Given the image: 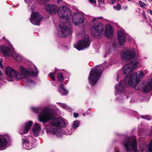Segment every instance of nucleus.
<instances>
[{"mask_svg": "<svg viewBox=\"0 0 152 152\" xmlns=\"http://www.w3.org/2000/svg\"><path fill=\"white\" fill-rule=\"evenodd\" d=\"M0 67L2 69L3 68V66L1 61H0Z\"/></svg>", "mask_w": 152, "mask_h": 152, "instance_id": "49530a36", "label": "nucleus"}, {"mask_svg": "<svg viewBox=\"0 0 152 152\" xmlns=\"http://www.w3.org/2000/svg\"><path fill=\"white\" fill-rule=\"evenodd\" d=\"M42 17L38 12H32L30 20L34 25H38Z\"/></svg>", "mask_w": 152, "mask_h": 152, "instance_id": "9b49d317", "label": "nucleus"}, {"mask_svg": "<svg viewBox=\"0 0 152 152\" xmlns=\"http://www.w3.org/2000/svg\"><path fill=\"white\" fill-rule=\"evenodd\" d=\"M57 103L60 104L61 106L64 109H67L68 108V107L66 104H62L60 103Z\"/></svg>", "mask_w": 152, "mask_h": 152, "instance_id": "7c9ffc66", "label": "nucleus"}, {"mask_svg": "<svg viewBox=\"0 0 152 152\" xmlns=\"http://www.w3.org/2000/svg\"><path fill=\"white\" fill-rule=\"evenodd\" d=\"M57 13L60 18L64 19L63 21L64 23L67 22L68 21L70 22L69 17L71 15V12L67 7L65 6L59 7Z\"/></svg>", "mask_w": 152, "mask_h": 152, "instance_id": "39448f33", "label": "nucleus"}, {"mask_svg": "<svg viewBox=\"0 0 152 152\" xmlns=\"http://www.w3.org/2000/svg\"><path fill=\"white\" fill-rule=\"evenodd\" d=\"M139 3L141 7H144L146 5L144 3L141 1H140L139 2Z\"/></svg>", "mask_w": 152, "mask_h": 152, "instance_id": "72a5a7b5", "label": "nucleus"}, {"mask_svg": "<svg viewBox=\"0 0 152 152\" xmlns=\"http://www.w3.org/2000/svg\"><path fill=\"white\" fill-rule=\"evenodd\" d=\"M150 145L148 149L150 151L152 152V140L150 142Z\"/></svg>", "mask_w": 152, "mask_h": 152, "instance_id": "f704fd0d", "label": "nucleus"}, {"mask_svg": "<svg viewBox=\"0 0 152 152\" xmlns=\"http://www.w3.org/2000/svg\"><path fill=\"white\" fill-rule=\"evenodd\" d=\"M51 125L54 126L64 127L65 122L64 120L59 118H56L53 120Z\"/></svg>", "mask_w": 152, "mask_h": 152, "instance_id": "2eb2a0df", "label": "nucleus"}, {"mask_svg": "<svg viewBox=\"0 0 152 152\" xmlns=\"http://www.w3.org/2000/svg\"><path fill=\"white\" fill-rule=\"evenodd\" d=\"M152 88V82H148L146 86L144 88L143 92L144 93L149 92Z\"/></svg>", "mask_w": 152, "mask_h": 152, "instance_id": "412c9836", "label": "nucleus"}, {"mask_svg": "<svg viewBox=\"0 0 152 152\" xmlns=\"http://www.w3.org/2000/svg\"><path fill=\"white\" fill-rule=\"evenodd\" d=\"M23 145H26L27 146L28 144L29 143V141L28 140H27L26 139H25L24 140L23 139Z\"/></svg>", "mask_w": 152, "mask_h": 152, "instance_id": "473e14b6", "label": "nucleus"}, {"mask_svg": "<svg viewBox=\"0 0 152 152\" xmlns=\"http://www.w3.org/2000/svg\"><path fill=\"white\" fill-rule=\"evenodd\" d=\"M142 15L144 17V18H146V14L145 12L144 11H142Z\"/></svg>", "mask_w": 152, "mask_h": 152, "instance_id": "ea45409f", "label": "nucleus"}, {"mask_svg": "<svg viewBox=\"0 0 152 152\" xmlns=\"http://www.w3.org/2000/svg\"><path fill=\"white\" fill-rule=\"evenodd\" d=\"M140 81V78L138 76L137 73L136 72H134L131 76L129 81L128 83L129 86L133 88L136 83H137Z\"/></svg>", "mask_w": 152, "mask_h": 152, "instance_id": "ddd939ff", "label": "nucleus"}, {"mask_svg": "<svg viewBox=\"0 0 152 152\" xmlns=\"http://www.w3.org/2000/svg\"><path fill=\"white\" fill-rule=\"evenodd\" d=\"M62 0H57V2L58 4H59L62 1Z\"/></svg>", "mask_w": 152, "mask_h": 152, "instance_id": "de8ad7c7", "label": "nucleus"}, {"mask_svg": "<svg viewBox=\"0 0 152 152\" xmlns=\"http://www.w3.org/2000/svg\"><path fill=\"white\" fill-rule=\"evenodd\" d=\"M26 82L27 83H33L34 81L31 79H26Z\"/></svg>", "mask_w": 152, "mask_h": 152, "instance_id": "e433bc0d", "label": "nucleus"}, {"mask_svg": "<svg viewBox=\"0 0 152 152\" xmlns=\"http://www.w3.org/2000/svg\"><path fill=\"white\" fill-rule=\"evenodd\" d=\"M20 71L21 73L20 75L18 74L14 69L10 67H7L5 70V72L6 75L10 77H18V75H19L20 76V78H26L28 75L35 76L38 73V71L35 66L32 69L30 68L29 70H26L22 66H21Z\"/></svg>", "mask_w": 152, "mask_h": 152, "instance_id": "f257e3e1", "label": "nucleus"}, {"mask_svg": "<svg viewBox=\"0 0 152 152\" xmlns=\"http://www.w3.org/2000/svg\"><path fill=\"white\" fill-rule=\"evenodd\" d=\"M118 39L121 45H123L125 42L124 34L121 31H118Z\"/></svg>", "mask_w": 152, "mask_h": 152, "instance_id": "dca6fc26", "label": "nucleus"}, {"mask_svg": "<svg viewBox=\"0 0 152 152\" xmlns=\"http://www.w3.org/2000/svg\"><path fill=\"white\" fill-rule=\"evenodd\" d=\"M112 48H111V49H112V50H114L115 48V46L114 45V44H113L112 45Z\"/></svg>", "mask_w": 152, "mask_h": 152, "instance_id": "c03bdc74", "label": "nucleus"}, {"mask_svg": "<svg viewBox=\"0 0 152 152\" xmlns=\"http://www.w3.org/2000/svg\"><path fill=\"white\" fill-rule=\"evenodd\" d=\"M63 26L59 25L60 29V33L59 32V35L60 37L67 36L71 33L70 29L71 23L70 22H63Z\"/></svg>", "mask_w": 152, "mask_h": 152, "instance_id": "1a4fd4ad", "label": "nucleus"}, {"mask_svg": "<svg viewBox=\"0 0 152 152\" xmlns=\"http://www.w3.org/2000/svg\"><path fill=\"white\" fill-rule=\"evenodd\" d=\"M144 76V74L142 72H140L139 75L138 74V76L140 78V77H143Z\"/></svg>", "mask_w": 152, "mask_h": 152, "instance_id": "c9c22d12", "label": "nucleus"}, {"mask_svg": "<svg viewBox=\"0 0 152 152\" xmlns=\"http://www.w3.org/2000/svg\"><path fill=\"white\" fill-rule=\"evenodd\" d=\"M103 18L102 17H99L98 18L96 17H94L92 20V22H95L97 19H102Z\"/></svg>", "mask_w": 152, "mask_h": 152, "instance_id": "2f4dec72", "label": "nucleus"}, {"mask_svg": "<svg viewBox=\"0 0 152 152\" xmlns=\"http://www.w3.org/2000/svg\"><path fill=\"white\" fill-rule=\"evenodd\" d=\"M73 116L75 118H77L79 114L77 113H75L74 114Z\"/></svg>", "mask_w": 152, "mask_h": 152, "instance_id": "58836bf2", "label": "nucleus"}, {"mask_svg": "<svg viewBox=\"0 0 152 152\" xmlns=\"http://www.w3.org/2000/svg\"><path fill=\"white\" fill-rule=\"evenodd\" d=\"M151 1H152V0H151Z\"/></svg>", "mask_w": 152, "mask_h": 152, "instance_id": "3c124183", "label": "nucleus"}, {"mask_svg": "<svg viewBox=\"0 0 152 152\" xmlns=\"http://www.w3.org/2000/svg\"><path fill=\"white\" fill-rule=\"evenodd\" d=\"M47 11H48L50 14L56 13L57 9V7L53 4H47L45 7Z\"/></svg>", "mask_w": 152, "mask_h": 152, "instance_id": "f3484780", "label": "nucleus"}, {"mask_svg": "<svg viewBox=\"0 0 152 152\" xmlns=\"http://www.w3.org/2000/svg\"><path fill=\"white\" fill-rule=\"evenodd\" d=\"M145 116H143V115H142V116H141V118H142L143 119H145V118H145Z\"/></svg>", "mask_w": 152, "mask_h": 152, "instance_id": "09e8293b", "label": "nucleus"}, {"mask_svg": "<svg viewBox=\"0 0 152 152\" xmlns=\"http://www.w3.org/2000/svg\"><path fill=\"white\" fill-rule=\"evenodd\" d=\"M7 140L5 138L0 139V147L6 146L7 143Z\"/></svg>", "mask_w": 152, "mask_h": 152, "instance_id": "b1692460", "label": "nucleus"}, {"mask_svg": "<svg viewBox=\"0 0 152 152\" xmlns=\"http://www.w3.org/2000/svg\"><path fill=\"white\" fill-rule=\"evenodd\" d=\"M73 123V128L74 129H76L78 126L79 122L78 121H75Z\"/></svg>", "mask_w": 152, "mask_h": 152, "instance_id": "c85d7f7f", "label": "nucleus"}, {"mask_svg": "<svg viewBox=\"0 0 152 152\" xmlns=\"http://www.w3.org/2000/svg\"><path fill=\"white\" fill-rule=\"evenodd\" d=\"M93 25L90 28L91 35L94 37L100 36L104 30V25L99 22L94 23Z\"/></svg>", "mask_w": 152, "mask_h": 152, "instance_id": "423d86ee", "label": "nucleus"}, {"mask_svg": "<svg viewBox=\"0 0 152 152\" xmlns=\"http://www.w3.org/2000/svg\"><path fill=\"white\" fill-rule=\"evenodd\" d=\"M90 43L89 36L87 34H85L82 38L79 41L78 44L76 45H75L74 47L80 50L88 47Z\"/></svg>", "mask_w": 152, "mask_h": 152, "instance_id": "0eeeda50", "label": "nucleus"}, {"mask_svg": "<svg viewBox=\"0 0 152 152\" xmlns=\"http://www.w3.org/2000/svg\"><path fill=\"white\" fill-rule=\"evenodd\" d=\"M59 91L62 95H66L68 93V91L64 88L59 89Z\"/></svg>", "mask_w": 152, "mask_h": 152, "instance_id": "bb28decb", "label": "nucleus"}, {"mask_svg": "<svg viewBox=\"0 0 152 152\" xmlns=\"http://www.w3.org/2000/svg\"><path fill=\"white\" fill-rule=\"evenodd\" d=\"M40 129V125L35 123L33 129V132L35 136H37L38 135Z\"/></svg>", "mask_w": 152, "mask_h": 152, "instance_id": "aec40b11", "label": "nucleus"}, {"mask_svg": "<svg viewBox=\"0 0 152 152\" xmlns=\"http://www.w3.org/2000/svg\"><path fill=\"white\" fill-rule=\"evenodd\" d=\"M58 81L59 82H61L63 81L64 79V78L63 76V75L62 73H59L58 75Z\"/></svg>", "mask_w": 152, "mask_h": 152, "instance_id": "a878e982", "label": "nucleus"}, {"mask_svg": "<svg viewBox=\"0 0 152 152\" xmlns=\"http://www.w3.org/2000/svg\"><path fill=\"white\" fill-rule=\"evenodd\" d=\"M138 64L137 61H131L127 64H126L123 69V76L125 78L128 77L130 75V73L133 72L136 67Z\"/></svg>", "mask_w": 152, "mask_h": 152, "instance_id": "6e6552de", "label": "nucleus"}, {"mask_svg": "<svg viewBox=\"0 0 152 152\" xmlns=\"http://www.w3.org/2000/svg\"><path fill=\"white\" fill-rule=\"evenodd\" d=\"M98 2L99 3H104V0H98Z\"/></svg>", "mask_w": 152, "mask_h": 152, "instance_id": "a19ab883", "label": "nucleus"}, {"mask_svg": "<svg viewBox=\"0 0 152 152\" xmlns=\"http://www.w3.org/2000/svg\"><path fill=\"white\" fill-rule=\"evenodd\" d=\"M148 12H149V13L152 15V10H148Z\"/></svg>", "mask_w": 152, "mask_h": 152, "instance_id": "a18cd8bd", "label": "nucleus"}, {"mask_svg": "<svg viewBox=\"0 0 152 152\" xmlns=\"http://www.w3.org/2000/svg\"><path fill=\"white\" fill-rule=\"evenodd\" d=\"M85 19L84 17L81 14L77 13L72 16V20L73 23L75 25L83 23Z\"/></svg>", "mask_w": 152, "mask_h": 152, "instance_id": "9d476101", "label": "nucleus"}, {"mask_svg": "<svg viewBox=\"0 0 152 152\" xmlns=\"http://www.w3.org/2000/svg\"><path fill=\"white\" fill-rule=\"evenodd\" d=\"M12 56L14 58L18 61H20L22 60V57L20 55L13 53Z\"/></svg>", "mask_w": 152, "mask_h": 152, "instance_id": "393cba45", "label": "nucleus"}, {"mask_svg": "<svg viewBox=\"0 0 152 152\" xmlns=\"http://www.w3.org/2000/svg\"><path fill=\"white\" fill-rule=\"evenodd\" d=\"M89 2L92 4H96V0H88Z\"/></svg>", "mask_w": 152, "mask_h": 152, "instance_id": "4c0bfd02", "label": "nucleus"}, {"mask_svg": "<svg viewBox=\"0 0 152 152\" xmlns=\"http://www.w3.org/2000/svg\"><path fill=\"white\" fill-rule=\"evenodd\" d=\"M126 151L129 152L131 149L134 152H137V142L134 137H126L123 142Z\"/></svg>", "mask_w": 152, "mask_h": 152, "instance_id": "20e7f679", "label": "nucleus"}, {"mask_svg": "<svg viewBox=\"0 0 152 152\" xmlns=\"http://www.w3.org/2000/svg\"><path fill=\"white\" fill-rule=\"evenodd\" d=\"M113 8L115 10H119L121 9V7L118 3H117L116 6H113Z\"/></svg>", "mask_w": 152, "mask_h": 152, "instance_id": "cd10ccee", "label": "nucleus"}, {"mask_svg": "<svg viewBox=\"0 0 152 152\" xmlns=\"http://www.w3.org/2000/svg\"><path fill=\"white\" fill-rule=\"evenodd\" d=\"M124 85L121 84V83H119L115 87L117 89V92L118 93H120L124 90Z\"/></svg>", "mask_w": 152, "mask_h": 152, "instance_id": "5701e85b", "label": "nucleus"}, {"mask_svg": "<svg viewBox=\"0 0 152 152\" xmlns=\"http://www.w3.org/2000/svg\"><path fill=\"white\" fill-rule=\"evenodd\" d=\"M64 85L63 84H61L60 85V89H63V88H64Z\"/></svg>", "mask_w": 152, "mask_h": 152, "instance_id": "79ce46f5", "label": "nucleus"}, {"mask_svg": "<svg viewBox=\"0 0 152 152\" xmlns=\"http://www.w3.org/2000/svg\"><path fill=\"white\" fill-rule=\"evenodd\" d=\"M135 53L132 50L125 51L121 55V58L125 61H127L134 58L135 56Z\"/></svg>", "mask_w": 152, "mask_h": 152, "instance_id": "f8f14e48", "label": "nucleus"}, {"mask_svg": "<svg viewBox=\"0 0 152 152\" xmlns=\"http://www.w3.org/2000/svg\"><path fill=\"white\" fill-rule=\"evenodd\" d=\"M49 76L51 79L53 80H55V76L54 75V74L53 72H51L50 73Z\"/></svg>", "mask_w": 152, "mask_h": 152, "instance_id": "c756f323", "label": "nucleus"}, {"mask_svg": "<svg viewBox=\"0 0 152 152\" xmlns=\"http://www.w3.org/2000/svg\"><path fill=\"white\" fill-rule=\"evenodd\" d=\"M102 69L99 67H96L91 69L88 78L90 83L94 86L101 75Z\"/></svg>", "mask_w": 152, "mask_h": 152, "instance_id": "7ed1b4c3", "label": "nucleus"}, {"mask_svg": "<svg viewBox=\"0 0 152 152\" xmlns=\"http://www.w3.org/2000/svg\"><path fill=\"white\" fill-rule=\"evenodd\" d=\"M33 124V122L31 121H30L26 123V126L25 127L23 130V132L22 133H20L22 134H26L28 132L29 130L30 129Z\"/></svg>", "mask_w": 152, "mask_h": 152, "instance_id": "6ab92c4d", "label": "nucleus"}, {"mask_svg": "<svg viewBox=\"0 0 152 152\" xmlns=\"http://www.w3.org/2000/svg\"><path fill=\"white\" fill-rule=\"evenodd\" d=\"M32 110L36 113H39V120L42 122H47L48 121L54 118V115L50 108L45 107L42 109L40 107H35Z\"/></svg>", "mask_w": 152, "mask_h": 152, "instance_id": "f03ea898", "label": "nucleus"}, {"mask_svg": "<svg viewBox=\"0 0 152 152\" xmlns=\"http://www.w3.org/2000/svg\"><path fill=\"white\" fill-rule=\"evenodd\" d=\"M145 118H145V119H147V120H149L151 119V118L149 117L147 115V116H145Z\"/></svg>", "mask_w": 152, "mask_h": 152, "instance_id": "37998d69", "label": "nucleus"}, {"mask_svg": "<svg viewBox=\"0 0 152 152\" xmlns=\"http://www.w3.org/2000/svg\"><path fill=\"white\" fill-rule=\"evenodd\" d=\"M112 1V4H114V2L115 1V0H111Z\"/></svg>", "mask_w": 152, "mask_h": 152, "instance_id": "8fccbe9b", "label": "nucleus"}, {"mask_svg": "<svg viewBox=\"0 0 152 152\" xmlns=\"http://www.w3.org/2000/svg\"><path fill=\"white\" fill-rule=\"evenodd\" d=\"M1 52L3 53L4 55L7 56H12L14 52L12 50L8 47H6L1 50Z\"/></svg>", "mask_w": 152, "mask_h": 152, "instance_id": "a211bd4d", "label": "nucleus"}, {"mask_svg": "<svg viewBox=\"0 0 152 152\" xmlns=\"http://www.w3.org/2000/svg\"><path fill=\"white\" fill-rule=\"evenodd\" d=\"M105 36L108 38H111L113 36L112 27L110 24H108L105 26Z\"/></svg>", "mask_w": 152, "mask_h": 152, "instance_id": "4468645a", "label": "nucleus"}, {"mask_svg": "<svg viewBox=\"0 0 152 152\" xmlns=\"http://www.w3.org/2000/svg\"><path fill=\"white\" fill-rule=\"evenodd\" d=\"M145 85V83L144 81H142L140 83L139 82L137 83H136L135 85L133 86L135 89L137 90H139L143 88Z\"/></svg>", "mask_w": 152, "mask_h": 152, "instance_id": "4be33fe9", "label": "nucleus"}]
</instances>
